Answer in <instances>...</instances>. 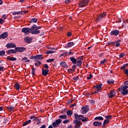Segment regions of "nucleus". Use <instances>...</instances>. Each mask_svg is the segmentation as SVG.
<instances>
[{"mask_svg":"<svg viewBox=\"0 0 128 128\" xmlns=\"http://www.w3.org/2000/svg\"><path fill=\"white\" fill-rule=\"evenodd\" d=\"M30 30L32 34H38L40 33V31L38 30V26L36 24L32 26Z\"/></svg>","mask_w":128,"mask_h":128,"instance_id":"obj_1","label":"nucleus"},{"mask_svg":"<svg viewBox=\"0 0 128 128\" xmlns=\"http://www.w3.org/2000/svg\"><path fill=\"white\" fill-rule=\"evenodd\" d=\"M128 86H121L120 88H119V90L120 92V94H122V96H126L128 94Z\"/></svg>","mask_w":128,"mask_h":128,"instance_id":"obj_2","label":"nucleus"},{"mask_svg":"<svg viewBox=\"0 0 128 128\" xmlns=\"http://www.w3.org/2000/svg\"><path fill=\"white\" fill-rule=\"evenodd\" d=\"M88 2H90V0H83L82 2L79 3L78 6L80 8H84V6H88Z\"/></svg>","mask_w":128,"mask_h":128,"instance_id":"obj_3","label":"nucleus"},{"mask_svg":"<svg viewBox=\"0 0 128 128\" xmlns=\"http://www.w3.org/2000/svg\"><path fill=\"white\" fill-rule=\"evenodd\" d=\"M62 120L60 119H58L56 120L55 122H53L52 124V126L53 128H58L60 124H62Z\"/></svg>","mask_w":128,"mask_h":128,"instance_id":"obj_4","label":"nucleus"},{"mask_svg":"<svg viewBox=\"0 0 128 128\" xmlns=\"http://www.w3.org/2000/svg\"><path fill=\"white\" fill-rule=\"evenodd\" d=\"M102 84H100L95 86L96 90L92 94H98V92H100L102 90Z\"/></svg>","mask_w":128,"mask_h":128,"instance_id":"obj_5","label":"nucleus"},{"mask_svg":"<svg viewBox=\"0 0 128 128\" xmlns=\"http://www.w3.org/2000/svg\"><path fill=\"white\" fill-rule=\"evenodd\" d=\"M88 110H90L88 106H84L81 108L80 112L82 114H86Z\"/></svg>","mask_w":128,"mask_h":128,"instance_id":"obj_6","label":"nucleus"},{"mask_svg":"<svg viewBox=\"0 0 128 128\" xmlns=\"http://www.w3.org/2000/svg\"><path fill=\"white\" fill-rule=\"evenodd\" d=\"M106 16V12L102 13L100 15H99L96 19V21L98 22H100L102 20L103 18H104Z\"/></svg>","mask_w":128,"mask_h":128,"instance_id":"obj_7","label":"nucleus"},{"mask_svg":"<svg viewBox=\"0 0 128 128\" xmlns=\"http://www.w3.org/2000/svg\"><path fill=\"white\" fill-rule=\"evenodd\" d=\"M42 54L36 55V56H32L31 59L32 60L34 58V62H36L38 60H42L44 58H42Z\"/></svg>","mask_w":128,"mask_h":128,"instance_id":"obj_8","label":"nucleus"},{"mask_svg":"<svg viewBox=\"0 0 128 128\" xmlns=\"http://www.w3.org/2000/svg\"><path fill=\"white\" fill-rule=\"evenodd\" d=\"M22 32H24V34H29L30 32V28H24L21 30Z\"/></svg>","mask_w":128,"mask_h":128,"instance_id":"obj_9","label":"nucleus"},{"mask_svg":"<svg viewBox=\"0 0 128 128\" xmlns=\"http://www.w3.org/2000/svg\"><path fill=\"white\" fill-rule=\"evenodd\" d=\"M74 124H75V126H74L75 128H80V124H82V122L80 121L75 120L74 122Z\"/></svg>","mask_w":128,"mask_h":128,"instance_id":"obj_10","label":"nucleus"},{"mask_svg":"<svg viewBox=\"0 0 128 128\" xmlns=\"http://www.w3.org/2000/svg\"><path fill=\"white\" fill-rule=\"evenodd\" d=\"M24 40L26 44H30L32 42V38L30 37L26 36L24 38Z\"/></svg>","mask_w":128,"mask_h":128,"instance_id":"obj_11","label":"nucleus"},{"mask_svg":"<svg viewBox=\"0 0 128 128\" xmlns=\"http://www.w3.org/2000/svg\"><path fill=\"white\" fill-rule=\"evenodd\" d=\"M75 120H82V118H84L83 115H78L76 114H74Z\"/></svg>","mask_w":128,"mask_h":128,"instance_id":"obj_12","label":"nucleus"},{"mask_svg":"<svg viewBox=\"0 0 128 128\" xmlns=\"http://www.w3.org/2000/svg\"><path fill=\"white\" fill-rule=\"evenodd\" d=\"M7 48H16V44L14 43H8L6 45Z\"/></svg>","mask_w":128,"mask_h":128,"instance_id":"obj_13","label":"nucleus"},{"mask_svg":"<svg viewBox=\"0 0 128 128\" xmlns=\"http://www.w3.org/2000/svg\"><path fill=\"white\" fill-rule=\"evenodd\" d=\"M8 34L7 32H4L0 35V38L4 40V38H8Z\"/></svg>","mask_w":128,"mask_h":128,"instance_id":"obj_14","label":"nucleus"},{"mask_svg":"<svg viewBox=\"0 0 128 128\" xmlns=\"http://www.w3.org/2000/svg\"><path fill=\"white\" fill-rule=\"evenodd\" d=\"M111 36H118L120 34V30H114L110 33Z\"/></svg>","mask_w":128,"mask_h":128,"instance_id":"obj_15","label":"nucleus"},{"mask_svg":"<svg viewBox=\"0 0 128 128\" xmlns=\"http://www.w3.org/2000/svg\"><path fill=\"white\" fill-rule=\"evenodd\" d=\"M120 40H116L115 42H111L110 44H114V46H116L118 47L120 46Z\"/></svg>","mask_w":128,"mask_h":128,"instance_id":"obj_16","label":"nucleus"},{"mask_svg":"<svg viewBox=\"0 0 128 128\" xmlns=\"http://www.w3.org/2000/svg\"><path fill=\"white\" fill-rule=\"evenodd\" d=\"M15 50L16 52H22L24 50H26V48H16Z\"/></svg>","mask_w":128,"mask_h":128,"instance_id":"obj_17","label":"nucleus"},{"mask_svg":"<svg viewBox=\"0 0 128 128\" xmlns=\"http://www.w3.org/2000/svg\"><path fill=\"white\" fill-rule=\"evenodd\" d=\"M60 66H62V68H68V64H66V62H60Z\"/></svg>","mask_w":128,"mask_h":128,"instance_id":"obj_18","label":"nucleus"},{"mask_svg":"<svg viewBox=\"0 0 128 128\" xmlns=\"http://www.w3.org/2000/svg\"><path fill=\"white\" fill-rule=\"evenodd\" d=\"M48 72H50L48 70L42 68V74L44 76H48Z\"/></svg>","mask_w":128,"mask_h":128,"instance_id":"obj_19","label":"nucleus"},{"mask_svg":"<svg viewBox=\"0 0 128 128\" xmlns=\"http://www.w3.org/2000/svg\"><path fill=\"white\" fill-rule=\"evenodd\" d=\"M115 95H116V92H114V91L110 90V93L108 94V96L110 98H114V96Z\"/></svg>","mask_w":128,"mask_h":128,"instance_id":"obj_20","label":"nucleus"},{"mask_svg":"<svg viewBox=\"0 0 128 128\" xmlns=\"http://www.w3.org/2000/svg\"><path fill=\"white\" fill-rule=\"evenodd\" d=\"M74 46V42H68L67 45H66L64 46V48H70L72 46Z\"/></svg>","mask_w":128,"mask_h":128,"instance_id":"obj_21","label":"nucleus"},{"mask_svg":"<svg viewBox=\"0 0 128 128\" xmlns=\"http://www.w3.org/2000/svg\"><path fill=\"white\" fill-rule=\"evenodd\" d=\"M102 124L100 122L96 121L93 122V126H101Z\"/></svg>","mask_w":128,"mask_h":128,"instance_id":"obj_22","label":"nucleus"},{"mask_svg":"<svg viewBox=\"0 0 128 128\" xmlns=\"http://www.w3.org/2000/svg\"><path fill=\"white\" fill-rule=\"evenodd\" d=\"M6 54H16V50H9L8 51H6Z\"/></svg>","mask_w":128,"mask_h":128,"instance_id":"obj_23","label":"nucleus"},{"mask_svg":"<svg viewBox=\"0 0 128 128\" xmlns=\"http://www.w3.org/2000/svg\"><path fill=\"white\" fill-rule=\"evenodd\" d=\"M70 60H71L72 62L74 64H76V59L74 57H70Z\"/></svg>","mask_w":128,"mask_h":128,"instance_id":"obj_24","label":"nucleus"},{"mask_svg":"<svg viewBox=\"0 0 128 128\" xmlns=\"http://www.w3.org/2000/svg\"><path fill=\"white\" fill-rule=\"evenodd\" d=\"M7 60H12V62H14V60H16V58L8 56L7 57Z\"/></svg>","mask_w":128,"mask_h":128,"instance_id":"obj_25","label":"nucleus"},{"mask_svg":"<svg viewBox=\"0 0 128 128\" xmlns=\"http://www.w3.org/2000/svg\"><path fill=\"white\" fill-rule=\"evenodd\" d=\"M34 22H38V18H32L30 20V24H34Z\"/></svg>","mask_w":128,"mask_h":128,"instance_id":"obj_26","label":"nucleus"},{"mask_svg":"<svg viewBox=\"0 0 128 128\" xmlns=\"http://www.w3.org/2000/svg\"><path fill=\"white\" fill-rule=\"evenodd\" d=\"M32 122V120H29L28 121H26L25 122L23 123V126H26L28 124H30Z\"/></svg>","mask_w":128,"mask_h":128,"instance_id":"obj_27","label":"nucleus"},{"mask_svg":"<svg viewBox=\"0 0 128 128\" xmlns=\"http://www.w3.org/2000/svg\"><path fill=\"white\" fill-rule=\"evenodd\" d=\"M66 114L69 116H72V111L68 110V111H67Z\"/></svg>","mask_w":128,"mask_h":128,"instance_id":"obj_28","label":"nucleus"},{"mask_svg":"<svg viewBox=\"0 0 128 128\" xmlns=\"http://www.w3.org/2000/svg\"><path fill=\"white\" fill-rule=\"evenodd\" d=\"M14 86L15 88H16V90H20V84L16 83L14 84Z\"/></svg>","mask_w":128,"mask_h":128,"instance_id":"obj_29","label":"nucleus"},{"mask_svg":"<svg viewBox=\"0 0 128 128\" xmlns=\"http://www.w3.org/2000/svg\"><path fill=\"white\" fill-rule=\"evenodd\" d=\"M22 60H25L24 62H30V60H28V58L26 57H24L22 59Z\"/></svg>","mask_w":128,"mask_h":128,"instance_id":"obj_30","label":"nucleus"},{"mask_svg":"<svg viewBox=\"0 0 128 128\" xmlns=\"http://www.w3.org/2000/svg\"><path fill=\"white\" fill-rule=\"evenodd\" d=\"M95 120H104V118L102 116H97L94 118Z\"/></svg>","mask_w":128,"mask_h":128,"instance_id":"obj_31","label":"nucleus"},{"mask_svg":"<svg viewBox=\"0 0 128 128\" xmlns=\"http://www.w3.org/2000/svg\"><path fill=\"white\" fill-rule=\"evenodd\" d=\"M59 118H62V120H66V116L60 115L59 116Z\"/></svg>","mask_w":128,"mask_h":128,"instance_id":"obj_32","label":"nucleus"},{"mask_svg":"<svg viewBox=\"0 0 128 128\" xmlns=\"http://www.w3.org/2000/svg\"><path fill=\"white\" fill-rule=\"evenodd\" d=\"M6 54V51L4 50H0V56H4Z\"/></svg>","mask_w":128,"mask_h":128,"instance_id":"obj_33","label":"nucleus"},{"mask_svg":"<svg viewBox=\"0 0 128 128\" xmlns=\"http://www.w3.org/2000/svg\"><path fill=\"white\" fill-rule=\"evenodd\" d=\"M107 82L108 84H114V80H108L107 81Z\"/></svg>","mask_w":128,"mask_h":128,"instance_id":"obj_34","label":"nucleus"},{"mask_svg":"<svg viewBox=\"0 0 128 128\" xmlns=\"http://www.w3.org/2000/svg\"><path fill=\"white\" fill-rule=\"evenodd\" d=\"M126 66H128V64H124L121 68L120 70H124L125 68H126Z\"/></svg>","mask_w":128,"mask_h":128,"instance_id":"obj_35","label":"nucleus"},{"mask_svg":"<svg viewBox=\"0 0 128 128\" xmlns=\"http://www.w3.org/2000/svg\"><path fill=\"white\" fill-rule=\"evenodd\" d=\"M0 64H2V61L0 60ZM4 67L0 66V72H4Z\"/></svg>","mask_w":128,"mask_h":128,"instance_id":"obj_36","label":"nucleus"},{"mask_svg":"<svg viewBox=\"0 0 128 128\" xmlns=\"http://www.w3.org/2000/svg\"><path fill=\"white\" fill-rule=\"evenodd\" d=\"M54 51L52 50H49L46 52V54H54Z\"/></svg>","mask_w":128,"mask_h":128,"instance_id":"obj_37","label":"nucleus"},{"mask_svg":"<svg viewBox=\"0 0 128 128\" xmlns=\"http://www.w3.org/2000/svg\"><path fill=\"white\" fill-rule=\"evenodd\" d=\"M106 120H110V118H112V116H110V115H108V116H106Z\"/></svg>","mask_w":128,"mask_h":128,"instance_id":"obj_38","label":"nucleus"},{"mask_svg":"<svg viewBox=\"0 0 128 128\" xmlns=\"http://www.w3.org/2000/svg\"><path fill=\"white\" fill-rule=\"evenodd\" d=\"M82 122H88V118H82Z\"/></svg>","mask_w":128,"mask_h":128,"instance_id":"obj_39","label":"nucleus"},{"mask_svg":"<svg viewBox=\"0 0 128 128\" xmlns=\"http://www.w3.org/2000/svg\"><path fill=\"white\" fill-rule=\"evenodd\" d=\"M28 12V10L20 11V14H24Z\"/></svg>","mask_w":128,"mask_h":128,"instance_id":"obj_40","label":"nucleus"},{"mask_svg":"<svg viewBox=\"0 0 128 128\" xmlns=\"http://www.w3.org/2000/svg\"><path fill=\"white\" fill-rule=\"evenodd\" d=\"M12 14H13V16H14L16 14H20V11H19V12H14L12 13Z\"/></svg>","mask_w":128,"mask_h":128,"instance_id":"obj_41","label":"nucleus"},{"mask_svg":"<svg viewBox=\"0 0 128 128\" xmlns=\"http://www.w3.org/2000/svg\"><path fill=\"white\" fill-rule=\"evenodd\" d=\"M108 60L106 59H104L103 60L100 61L101 64H104L105 62H106Z\"/></svg>","mask_w":128,"mask_h":128,"instance_id":"obj_42","label":"nucleus"},{"mask_svg":"<svg viewBox=\"0 0 128 128\" xmlns=\"http://www.w3.org/2000/svg\"><path fill=\"white\" fill-rule=\"evenodd\" d=\"M8 110H9L12 111L13 110H14V106H9L8 107Z\"/></svg>","mask_w":128,"mask_h":128,"instance_id":"obj_43","label":"nucleus"},{"mask_svg":"<svg viewBox=\"0 0 128 128\" xmlns=\"http://www.w3.org/2000/svg\"><path fill=\"white\" fill-rule=\"evenodd\" d=\"M108 122H110V120H104L103 126H104V124H108Z\"/></svg>","mask_w":128,"mask_h":128,"instance_id":"obj_44","label":"nucleus"},{"mask_svg":"<svg viewBox=\"0 0 128 128\" xmlns=\"http://www.w3.org/2000/svg\"><path fill=\"white\" fill-rule=\"evenodd\" d=\"M40 120V118L38 117H34L33 119V122H38Z\"/></svg>","mask_w":128,"mask_h":128,"instance_id":"obj_45","label":"nucleus"},{"mask_svg":"<svg viewBox=\"0 0 128 128\" xmlns=\"http://www.w3.org/2000/svg\"><path fill=\"white\" fill-rule=\"evenodd\" d=\"M76 62H82V58H78L76 60Z\"/></svg>","mask_w":128,"mask_h":128,"instance_id":"obj_46","label":"nucleus"},{"mask_svg":"<svg viewBox=\"0 0 128 128\" xmlns=\"http://www.w3.org/2000/svg\"><path fill=\"white\" fill-rule=\"evenodd\" d=\"M34 64L36 66H38L42 64V62H38V63H35Z\"/></svg>","mask_w":128,"mask_h":128,"instance_id":"obj_47","label":"nucleus"},{"mask_svg":"<svg viewBox=\"0 0 128 128\" xmlns=\"http://www.w3.org/2000/svg\"><path fill=\"white\" fill-rule=\"evenodd\" d=\"M54 60V59H49L46 60L47 62H52Z\"/></svg>","mask_w":128,"mask_h":128,"instance_id":"obj_48","label":"nucleus"},{"mask_svg":"<svg viewBox=\"0 0 128 128\" xmlns=\"http://www.w3.org/2000/svg\"><path fill=\"white\" fill-rule=\"evenodd\" d=\"M77 66H82V62H76Z\"/></svg>","mask_w":128,"mask_h":128,"instance_id":"obj_49","label":"nucleus"},{"mask_svg":"<svg viewBox=\"0 0 128 128\" xmlns=\"http://www.w3.org/2000/svg\"><path fill=\"white\" fill-rule=\"evenodd\" d=\"M68 122H70V120L68 119L63 121V124H68Z\"/></svg>","mask_w":128,"mask_h":128,"instance_id":"obj_50","label":"nucleus"},{"mask_svg":"<svg viewBox=\"0 0 128 128\" xmlns=\"http://www.w3.org/2000/svg\"><path fill=\"white\" fill-rule=\"evenodd\" d=\"M68 54V52H65L64 53L61 54L60 56H66Z\"/></svg>","mask_w":128,"mask_h":128,"instance_id":"obj_51","label":"nucleus"},{"mask_svg":"<svg viewBox=\"0 0 128 128\" xmlns=\"http://www.w3.org/2000/svg\"><path fill=\"white\" fill-rule=\"evenodd\" d=\"M92 78V74H90L87 77V80H90Z\"/></svg>","mask_w":128,"mask_h":128,"instance_id":"obj_52","label":"nucleus"},{"mask_svg":"<svg viewBox=\"0 0 128 128\" xmlns=\"http://www.w3.org/2000/svg\"><path fill=\"white\" fill-rule=\"evenodd\" d=\"M73 80L76 82L77 80H78V76L74 77Z\"/></svg>","mask_w":128,"mask_h":128,"instance_id":"obj_53","label":"nucleus"},{"mask_svg":"<svg viewBox=\"0 0 128 128\" xmlns=\"http://www.w3.org/2000/svg\"><path fill=\"white\" fill-rule=\"evenodd\" d=\"M2 18L6 20V14H2Z\"/></svg>","mask_w":128,"mask_h":128,"instance_id":"obj_54","label":"nucleus"},{"mask_svg":"<svg viewBox=\"0 0 128 128\" xmlns=\"http://www.w3.org/2000/svg\"><path fill=\"white\" fill-rule=\"evenodd\" d=\"M119 56L120 58H124V53H122V54H120L119 55Z\"/></svg>","mask_w":128,"mask_h":128,"instance_id":"obj_55","label":"nucleus"},{"mask_svg":"<svg viewBox=\"0 0 128 128\" xmlns=\"http://www.w3.org/2000/svg\"><path fill=\"white\" fill-rule=\"evenodd\" d=\"M67 36H72V32H68L67 33Z\"/></svg>","mask_w":128,"mask_h":128,"instance_id":"obj_56","label":"nucleus"},{"mask_svg":"<svg viewBox=\"0 0 128 128\" xmlns=\"http://www.w3.org/2000/svg\"><path fill=\"white\" fill-rule=\"evenodd\" d=\"M44 68H48V64H44Z\"/></svg>","mask_w":128,"mask_h":128,"instance_id":"obj_57","label":"nucleus"},{"mask_svg":"<svg viewBox=\"0 0 128 128\" xmlns=\"http://www.w3.org/2000/svg\"><path fill=\"white\" fill-rule=\"evenodd\" d=\"M4 20L0 18V24H4Z\"/></svg>","mask_w":128,"mask_h":128,"instance_id":"obj_58","label":"nucleus"},{"mask_svg":"<svg viewBox=\"0 0 128 128\" xmlns=\"http://www.w3.org/2000/svg\"><path fill=\"white\" fill-rule=\"evenodd\" d=\"M68 72H74V70L72 69H69L68 70Z\"/></svg>","mask_w":128,"mask_h":128,"instance_id":"obj_59","label":"nucleus"},{"mask_svg":"<svg viewBox=\"0 0 128 128\" xmlns=\"http://www.w3.org/2000/svg\"><path fill=\"white\" fill-rule=\"evenodd\" d=\"M124 84H126V86H128V80L124 82Z\"/></svg>","mask_w":128,"mask_h":128,"instance_id":"obj_60","label":"nucleus"},{"mask_svg":"<svg viewBox=\"0 0 128 128\" xmlns=\"http://www.w3.org/2000/svg\"><path fill=\"white\" fill-rule=\"evenodd\" d=\"M38 122H37V124H40V120H38L37 121Z\"/></svg>","mask_w":128,"mask_h":128,"instance_id":"obj_61","label":"nucleus"},{"mask_svg":"<svg viewBox=\"0 0 128 128\" xmlns=\"http://www.w3.org/2000/svg\"><path fill=\"white\" fill-rule=\"evenodd\" d=\"M40 128H46V125L44 124H43L42 125Z\"/></svg>","mask_w":128,"mask_h":128,"instance_id":"obj_62","label":"nucleus"},{"mask_svg":"<svg viewBox=\"0 0 128 128\" xmlns=\"http://www.w3.org/2000/svg\"><path fill=\"white\" fill-rule=\"evenodd\" d=\"M70 0H66L65 2L66 4H68L70 2Z\"/></svg>","mask_w":128,"mask_h":128,"instance_id":"obj_63","label":"nucleus"},{"mask_svg":"<svg viewBox=\"0 0 128 128\" xmlns=\"http://www.w3.org/2000/svg\"><path fill=\"white\" fill-rule=\"evenodd\" d=\"M90 104H94V100H90Z\"/></svg>","mask_w":128,"mask_h":128,"instance_id":"obj_64","label":"nucleus"}]
</instances>
